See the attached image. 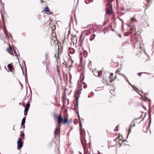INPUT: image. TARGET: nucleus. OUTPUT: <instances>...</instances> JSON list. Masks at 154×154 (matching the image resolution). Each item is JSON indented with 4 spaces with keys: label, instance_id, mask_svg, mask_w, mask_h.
<instances>
[{
    "label": "nucleus",
    "instance_id": "obj_1",
    "mask_svg": "<svg viewBox=\"0 0 154 154\" xmlns=\"http://www.w3.org/2000/svg\"><path fill=\"white\" fill-rule=\"evenodd\" d=\"M57 121L58 122L57 125V127L55 129L54 132V134L55 135H56L58 133V130L60 126V124L62 122H63L64 123H65L67 122V119H63L61 116H58L57 117ZM59 133H60V131H59Z\"/></svg>",
    "mask_w": 154,
    "mask_h": 154
},
{
    "label": "nucleus",
    "instance_id": "obj_2",
    "mask_svg": "<svg viewBox=\"0 0 154 154\" xmlns=\"http://www.w3.org/2000/svg\"><path fill=\"white\" fill-rule=\"evenodd\" d=\"M116 145H119V147H120L122 145L123 141V137L120 133L118 134L117 133H116Z\"/></svg>",
    "mask_w": 154,
    "mask_h": 154
},
{
    "label": "nucleus",
    "instance_id": "obj_3",
    "mask_svg": "<svg viewBox=\"0 0 154 154\" xmlns=\"http://www.w3.org/2000/svg\"><path fill=\"white\" fill-rule=\"evenodd\" d=\"M7 51L9 53L11 54V55L15 56L17 57V58L18 59L17 57L18 55L16 53V50L14 48H12L10 46L9 48L7 49Z\"/></svg>",
    "mask_w": 154,
    "mask_h": 154
},
{
    "label": "nucleus",
    "instance_id": "obj_4",
    "mask_svg": "<svg viewBox=\"0 0 154 154\" xmlns=\"http://www.w3.org/2000/svg\"><path fill=\"white\" fill-rule=\"evenodd\" d=\"M17 149L18 150L21 148L23 146V143L22 142L21 139L20 138L17 142Z\"/></svg>",
    "mask_w": 154,
    "mask_h": 154
},
{
    "label": "nucleus",
    "instance_id": "obj_5",
    "mask_svg": "<svg viewBox=\"0 0 154 154\" xmlns=\"http://www.w3.org/2000/svg\"><path fill=\"white\" fill-rule=\"evenodd\" d=\"M135 126V123L134 122H132L130 125V127L128 129V134H129L131 132V129L132 128L134 127Z\"/></svg>",
    "mask_w": 154,
    "mask_h": 154
},
{
    "label": "nucleus",
    "instance_id": "obj_6",
    "mask_svg": "<svg viewBox=\"0 0 154 154\" xmlns=\"http://www.w3.org/2000/svg\"><path fill=\"white\" fill-rule=\"evenodd\" d=\"M136 30L134 26H132L130 28L129 31L128 32V33L130 34L132 33L133 31H135Z\"/></svg>",
    "mask_w": 154,
    "mask_h": 154
},
{
    "label": "nucleus",
    "instance_id": "obj_7",
    "mask_svg": "<svg viewBox=\"0 0 154 154\" xmlns=\"http://www.w3.org/2000/svg\"><path fill=\"white\" fill-rule=\"evenodd\" d=\"M69 53L71 54H74L75 52V49L72 48H69Z\"/></svg>",
    "mask_w": 154,
    "mask_h": 154
},
{
    "label": "nucleus",
    "instance_id": "obj_8",
    "mask_svg": "<svg viewBox=\"0 0 154 154\" xmlns=\"http://www.w3.org/2000/svg\"><path fill=\"white\" fill-rule=\"evenodd\" d=\"M99 73L98 71L94 72L93 73L94 75L96 76H99Z\"/></svg>",
    "mask_w": 154,
    "mask_h": 154
},
{
    "label": "nucleus",
    "instance_id": "obj_9",
    "mask_svg": "<svg viewBox=\"0 0 154 154\" xmlns=\"http://www.w3.org/2000/svg\"><path fill=\"white\" fill-rule=\"evenodd\" d=\"M107 14L110 15L112 14V11L109 9H108L106 11Z\"/></svg>",
    "mask_w": 154,
    "mask_h": 154
},
{
    "label": "nucleus",
    "instance_id": "obj_10",
    "mask_svg": "<svg viewBox=\"0 0 154 154\" xmlns=\"http://www.w3.org/2000/svg\"><path fill=\"white\" fill-rule=\"evenodd\" d=\"M95 36V35L94 34L92 35L90 38V40L91 41H92L94 39Z\"/></svg>",
    "mask_w": 154,
    "mask_h": 154
},
{
    "label": "nucleus",
    "instance_id": "obj_11",
    "mask_svg": "<svg viewBox=\"0 0 154 154\" xmlns=\"http://www.w3.org/2000/svg\"><path fill=\"white\" fill-rule=\"evenodd\" d=\"M110 93L113 95H114L115 94V90H111L110 91Z\"/></svg>",
    "mask_w": 154,
    "mask_h": 154
},
{
    "label": "nucleus",
    "instance_id": "obj_12",
    "mask_svg": "<svg viewBox=\"0 0 154 154\" xmlns=\"http://www.w3.org/2000/svg\"><path fill=\"white\" fill-rule=\"evenodd\" d=\"M49 10V8L48 7H45V9L44 10V11L46 12L48 11Z\"/></svg>",
    "mask_w": 154,
    "mask_h": 154
},
{
    "label": "nucleus",
    "instance_id": "obj_13",
    "mask_svg": "<svg viewBox=\"0 0 154 154\" xmlns=\"http://www.w3.org/2000/svg\"><path fill=\"white\" fill-rule=\"evenodd\" d=\"M25 122V120H24V119H22V122H21V125H23Z\"/></svg>",
    "mask_w": 154,
    "mask_h": 154
},
{
    "label": "nucleus",
    "instance_id": "obj_14",
    "mask_svg": "<svg viewBox=\"0 0 154 154\" xmlns=\"http://www.w3.org/2000/svg\"><path fill=\"white\" fill-rule=\"evenodd\" d=\"M8 67L10 69H12L13 68L12 65L10 64H9L8 65Z\"/></svg>",
    "mask_w": 154,
    "mask_h": 154
},
{
    "label": "nucleus",
    "instance_id": "obj_15",
    "mask_svg": "<svg viewBox=\"0 0 154 154\" xmlns=\"http://www.w3.org/2000/svg\"><path fill=\"white\" fill-rule=\"evenodd\" d=\"M29 107L30 104L28 102L26 104V106L25 107L29 108Z\"/></svg>",
    "mask_w": 154,
    "mask_h": 154
},
{
    "label": "nucleus",
    "instance_id": "obj_16",
    "mask_svg": "<svg viewBox=\"0 0 154 154\" xmlns=\"http://www.w3.org/2000/svg\"><path fill=\"white\" fill-rule=\"evenodd\" d=\"M24 134L23 132L22 131L21 132L20 136L22 137H24Z\"/></svg>",
    "mask_w": 154,
    "mask_h": 154
},
{
    "label": "nucleus",
    "instance_id": "obj_17",
    "mask_svg": "<svg viewBox=\"0 0 154 154\" xmlns=\"http://www.w3.org/2000/svg\"><path fill=\"white\" fill-rule=\"evenodd\" d=\"M29 108L25 107V109H24V112H27V111H28L29 110Z\"/></svg>",
    "mask_w": 154,
    "mask_h": 154
},
{
    "label": "nucleus",
    "instance_id": "obj_18",
    "mask_svg": "<svg viewBox=\"0 0 154 154\" xmlns=\"http://www.w3.org/2000/svg\"><path fill=\"white\" fill-rule=\"evenodd\" d=\"M75 41H74L73 42V41L72 40V42H73V44H75H75H76V41H77V38H75Z\"/></svg>",
    "mask_w": 154,
    "mask_h": 154
},
{
    "label": "nucleus",
    "instance_id": "obj_19",
    "mask_svg": "<svg viewBox=\"0 0 154 154\" xmlns=\"http://www.w3.org/2000/svg\"><path fill=\"white\" fill-rule=\"evenodd\" d=\"M75 98H76V102L77 104V105L78 104V98H79V97L78 96H77V97H75Z\"/></svg>",
    "mask_w": 154,
    "mask_h": 154
},
{
    "label": "nucleus",
    "instance_id": "obj_20",
    "mask_svg": "<svg viewBox=\"0 0 154 154\" xmlns=\"http://www.w3.org/2000/svg\"><path fill=\"white\" fill-rule=\"evenodd\" d=\"M126 44H129V43H128V42H124L123 43V45H124V46H125V45H126Z\"/></svg>",
    "mask_w": 154,
    "mask_h": 154
},
{
    "label": "nucleus",
    "instance_id": "obj_21",
    "mask_svg": "<svg viewBox=\"0 0 154 154\" xmlns=\"http://www.w3.org/2000/svg\"><path fill=\"white\" fill-rule=\"evenodd\" d=\"M139 48L140 49V51H141L142 50V47L140 46V45H139Z\"/></svg>",
    "mask_w": 154,
    "mask_h": 154
},
{
    "label": "nucleus",
    "instance_id": "obj_22",
    "mask_svg": "<svg viewBox=\"0 0 154 154\" xmlns=\"http://www.w3.org/2000/svg\"><path fill=\"white\" fill-rule=\"evenodd\" d=\"M81 143H82V145H83V147L84 149H85V146H84V144L83 143V141H81Z\"/></svg>",
    "mask_w": 154,
    "mask_h": 154
},
{
    "label": "nucleus",
    "instance_id": "obj_23",
    "mask_svg": "<svg viewBox=\"0 0 154 154\" xmlns=\"http://www.w3.org/2000/svg\"><path fill=\"white\" fill-rule=\"evenodd\" d=\"M113 75V74L112 73H110V76H109V77L110 79L111 76H112Z\"/></svg>",
    "mask_w": 154,
    "mask_h": 154
},
{
    "label": "nucleus",
    "instance_id": "obj_24",
    "mask_svg": "<svg viewBox=\"0 0 154 154\" xmlns=\"http://www.w3.org/2000/svg\"><path fill=\"white\" fill-rule=\"evenodd\" d=\"M134 90L136 92H137V91H138V89L137 88H134Z\"/></svg>",
    "mask_w": 154,
    "mask_h": 154
},
{
    "label": "nucleus",
    "instance_id": "obj_25",
    "mask_svg": "<svg viewBox=\"0 0 154 154\" xmlns=\"http://www.w3.org/2000/svg\"><path fill=\"white\" fill-rule=\"evenodd\" d=\"M115 80V79H111L110 80V82L112 83L113 81H114Z\"/></svg>",
    "mask_w": 154,
    "mask_h": 154
},
{
    "label": "nucleus",
    "instance_id": "obj_26",
    "mask_svg": "<svg viewBox=\"0 0 154 154\" xmlns=\"http://www.w3.org/2000/svg\"><path fill=\"white\" fill-rule=\"evenodd\" d=\"M54 42L55 43L56 42H57V40H56V38H54Z\"/></svg>",
    "mask_w": 154,
    "mask_h": 154
},
{
    "label": "nucleus",
    "instance_id": "obj_27",
    "mask_svg": "<svg viewBox=\"0 0 154 154\" xmlns=\"http://www.w3.org/2000/svg\"><path fill=\"white\" fill-rule=\"evenodd\" d=\"M135 20V19L134 18H131V20L132 21H133V20Z\"/></svg>",
    "mask_w": 154,
    "mask_h": 154
},
{
    "label": "nucleus",
    "instance_id": "obj_28",
    "mask_svg": "<svg viewBox=\"0 0 154 154\" xmlns=\"http://www.w3.org/2000/svg\"><path fill=\"white\" fill-rule=\"evenodd\" d=\"M141 73H139L138 74L139 76H141Z\"/></svg>",
    "mask_w": 154,
    "mask_h": 154
},
{
    "label": "nucleus",
    "instance_id": "obj_29",
    "mask_svg": "<svg viewBox=\"0 0 154 154\" xmlns=\"http://www.w3.org/2000/svg\"><path fill=\"white\" fill-rule=\"evenodd\" d=\"M117 35L120 38L121 37V36L120 34H118Z\"/></svg>",
    "mask_w": 154,
    "mask_h": 154
},
{
    "label": "nucleus",
    "instance_id": "obj_30",
    "mask_svg": "<svg viewBox=\"0 0 154 154\" xmlns=\"http://www.w3.org/2000/svg\"><path fill=\"white\" fill-rule=\"evenodd\" d=\"M147 1L148 2H151V0H147Z\"/></svg>",
    "mask_w": 154,
    "mask_h": 154
},
{
    "label": "nucleus",
    "instance_id": "obj_31",
    "mask_svg": "<svg viewBox=\"0 0 154 154\" xmlns=\"http://www.w3.org/2000/svg\"><path fill=\"white\" fill-rule=\"evenodd\" d=\"M45 56L46 57V58H47L48 55V54L47 53L46 54Z\"/></svg>",
    "mask_w": 154,
    "mask_h": 154
},
{
    "label": "nucleus",
    "instance_id": "obj_32",
    "mask_svg": "<svg viewBox=\"0 0 154 154\" xmlns=\"http://www.w3.org/2000/svg\"><path fill=\"white\" fill-rule=\"evenodd\" d=\"M80 128H81L82 127V124L81 122H80Z\"/></svg>",
    "mask_w": 154,
    "mask_h": 154
},
{
    "label": "nucleus",
    "instance_id": "obj_33",
    "mask_svg": "<svg viewBox=\"0 0 154 154\" xmlns=\"http://www.w3.org/2000/svg\"><path fill=\"white\" fill-rule=\"evenodd\" d=\"M26 112H24V115L25 116H26L27 115V113H26Z\"/></svg>",
    "mask_w": 154,
    "mask_h": 154
},
{
    "label": "nucleus",
    "instance_id": "obj_34",
    "mask_svg": "<svg viewBox=\"0 0 154 154\" xmlns=\"http://www.w3.org/2000/svg\"><path fill=\"white\" fill-rule=\"evenodd\" d=\"M49 13L51 14H52L53 13L52 11H49Z\"/></svg>",
    "mask_w": 154,
    "mask_h": 154
},
{
    "label": "nucleus",
    "instance_id": "obj_35",
    "mask_svg": "<svg viewBox=\"0 0 154 154\" xmlns=\"http://www.w3.org/2000/svg\"><path fill=\"white\" fill-rule=\"evenodd\" d=\"M100 72V73H99V75H101V73H102V72Z\"/></svg>",
    "mask_w": 154,
    "mask_h": 154
},
{
    "label": "nucleus",
    "instance_id": "obj_36",
    "mask_svg": "<svg viewBox=\"0 0 154 154\" xmlns=\"http://www.w3.org/2000/svg\"><path fill=\"white\" fill-rule=\"evenodd\" d=\"M26 117L24 116V117H23V119H24V120H26Z\"/></svg>",
    "mask_w": 154,
    "mask_h": 154
},
{
    "label": "nucleus",
    "instance_id": "obj_37",
    "mask_svg": "<svg viewBox=\"0 0 154 154\" xmlns=\"http://www.w3.org/2000/svg\"><path fill=\"white\" fill-rule=\"evenodd\" d=\"M111 29H112V31H115V30L114 29H113L112 28V27L111 26Z\"/></svg>",
    "mask_w": 154,
    "mask_h": 154
},
{
    "label": "nucleus",
    "instance_id": "obj_38",
    "mask_svg": "<svg viewBox=\"0 0 154 154\" xmlns=\"http://www.w3.org/2000/svg\"><path fill=\"white\" fill-rule=\"evenodd\" d=\"M106 23L105 22H104L103 23V25L104 26L105 25H106Z\"/></svg>",
    "mask_w": 154,
    "mask_h": 154
},
{
    "label": "nucleus",
    "instance_id": "obj_39",
    "mask_svg": "<svg viewBox=\"0 0 154 154\" xmlns=\"http://www.w3.org/2000/svg\"><path fill=\"white\" fill-rule=\"evenodd\" d=\"M116 131H118V130L117 129H116Z\"/></svg>",
    "mask_w": 154,
    "mask_h": 154
},
{
    "label": "nucleus",
    "instance_id": "obj_40",
    "mask_svg": "<svg viewBox=\"0 0 154 154\" xmlns=\"http://www.w3.org/2000/svg\"><path fill=\"white\" fill-rule=\"evenodd\" d=\"M106 16H107V15H106H106H105V18H106Z\"/></svg>",
    "mask_w": 154,
    "mask_h": 154
},
{
    "label": "nucleus",
    "instance_id": "obj_41",
    "mask_svg": "<svg viewBox=\"0 0 154 154\" xmlns=\"http://www.w3.org/2000/svg\"><path fill=\"white\" fill-rule=\"evenodd\" d=\"M98 154H100V152H98Z\"/></svg>",
    "mask_w": 154,
    "mask_h": 154
},
{
    "label": "nucleus",
    "instance_id": "obj_42",
    "mask_svg": "<svg viewBox=\"0 0 154 154\" xmlns=\"http://www.w3.org/2000/svg\"><path fill=\"white\" fill-rule=\"evenodd\" d=\"M125 35L127 36V35H128V34H125Z\"/></svg>",
    "mask_w": 154,
    "mask_h": 154
},
{
    "label": "nucleus",
    "instance_id": "obj_43",
    "mask_svg": "<svg viewBox=\"0 0 154 154\" xmlns=\"http://www.w3.org/2000/svg\"><path fill=\"white\" fill-rule=\"evenodd\" d=\"M140 119V118H138V119H136V120H137V119Z\"/></svg>",
    "mask_w": 154,
    "mask_h": 154
},
{
    "label": "nucleus",
    "instance_id": "obj_44",
    "mask_svg": "<svg viewBox=\"0 0 154 154\" xmlns=\"http://www.w3.org/2000/svg\"><path fill=\"white\" fill-rule=\"evenodd\" d=\"M4 33H5V34H6L5 32V31L4 30Z\"/></svg>",
    "mask_w": 154,
    "mask_h": 154
},
{
    "label": "nucleus",
    "instance_id": "obj_45",
    "mask_svg": "<svg viewBox=\"0 0 154 154\" xmlns=\"http://www.w3.org/2000/svg\"><path fill=\"white\" fill-rule=\"evenodd\" d=\"M107 74H108V75H109V73H108Z\"/></svg>",
    "mask_w": 154,
    "mask_h": 154
},
{
    "label": "nucleus",
    "instance_id": "obj_46",
    "mask_svg": "<svg viewBox=\"0 0 154 154\" xmlns=\"http://www.w3.org/2000/svg\"><path fill=\"white\" fill-rule=\"evenodd\" d=\"M24 127H25V126L24 125L23 126V128H24Z\"/></svg>",
    "mask_w": 154,
    "mask_h": 154
},
{
    "label": "nucleus",
    "instance_id": "obj_47",
    "mask_svg": "<svg viewBox=\"0 0 154 154\" xmlns=\"http://www.w3.org/2000/svg\"><path fill=\"white\" fill-rule=\"evenodd\" d=\"M115 130H116V128L114 129V131H115Z\"/></svg>",
    "mask_w": 154,
    "mask_h": 154
},
{
    "label": "nucleus",
    "instance_id": "obj_48",
    "mask_svg": "<svg viewBox=\"0 0 154 154\" xmlns=\"http://www.w3.org/2000/svg\"><path fill=\"white\" fill-rule=\"evenodd\" d=\"M122 10H124V9H123V8H122Z\"/></svg>",
    "mask_w": 154,
    "mask_h": 154
},
{
    "label": "nucleus",
    "instance_id": "obj_49",
    "mask_svg": "<svg viewBox=\"0 0 154 154\" xmlns=\"http://www.w3.org/2000/svg\"><path fill=\"white\" fill-rule=\"evenodd\" d=\"M80 130L81 131V128H80Z\"/></svg>",
    "mask_w": 154,
    "mask_h": 154
},
{
    "label": "nucleus",
    "instance_id": "obj_50",
    "mask_svg": "<svg viewBox=\"0 0 154 154\" xmlns=\"http://www.w3.org/2000/svg\"><path fill=\"white\" fill-rule=\"evenodd\" d=\"M117 72V71H116V73Z\"/></svg>",
    "mask_w": 154,
    "mask_h": 154
},
{
    "label": "nucleus",
    "instance_id": "obj_51",
    "mask_svg": "<svg viewBox=\"0 0 154 154\" xmlns=\"http://www.w3.org/2000/svg\"><path fill=\"white\" fill-rule=\"evenodd\" d=\"M105 32H104V34H105Z\"/></svg>",
    "mask_w": 154,
    "mask_h": 154
},
{
    "label": "nucleus",
    "instance_id": "obj_52",
    "mask_svg": "<svg viewBox=\"0 0 154 154\" xmlns=\"http://www.w3.org/2000/svg\"><path fill=\"white\" fill-rule=\"evenodd\" d=\"M42 2H43V1H42Z\"/></svg>",
    "mask_w": 154,
    "mask_h": 154
},
{
    "label": "nucleus",
    "instance_id": "obj_53",
    "mask_svg": "<svg viewBox=\"0 0 154 154\" xmlns=\"http://www.w3.org/2000/svg\"><path fill=\"white\" fill-rule=\"evenodd\" d=\"M117 0H116V1H117Z\"/></svg>",
    "mask_w": 154,
    "mask_h": 154
}]
</instances>
